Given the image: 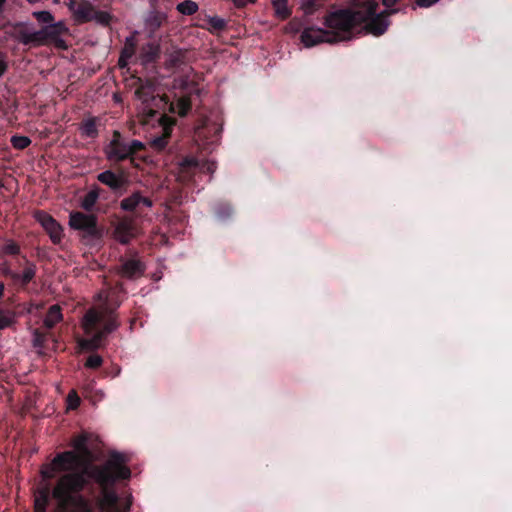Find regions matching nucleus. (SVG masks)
<instances>
[{
  "mask_svg": "<svg viewBox=\"0 0 512 512\" xmlns=\"http://www.w3.org/2000/svg\"><path fill=\"white\" fill-rule=\"evenodd\" d=\"M177 10L183 15H192L197 12L198 5L194 1L186 0L177 5Z\"/></svg>",
  "mask_w": 512,
  "mask_h": 512,
  "instance_id": "c85d7f7f",
  "label": "nucleus"
},
{
  "mask_svg": "<svg viewBox=\"0 0 512 512\" xmlns=\"http://www.w3.org/2000/svg\"><path fill=\"white\" fill-rule=\"evenodd\" d=\"M83 485L84 478L80 473H67L58 480L52 495L58 501L61 510L71 503L72 493L82 489Z\"/></svg>",
  "mask_w": 512,
  "mask_h": 512,
  "instance_id": "423d86ee",
  "label": "nucleus"
},
{
  "mask_svg": "<svg viewBox=\"0 0 512 512\" xmlns=\"http://www.w3.org/2000/svg\"><path fill=\"white\" fill-rule=\"evenodd\" d=\"M180 165H181L182 167H187V166H197V165H198V163H197V161H196L194 158H186V159H184V160L180 163Z\"/></svg>",
  "mask_w": 512,
  "mask_h": 512,
  "instance_id": "a19ab883",
  "label": "nucleus"
},
{
  "mask_svg": "<svg viewBox=\"0 0 512 512\" xmlns=\"http://www.w3.org/2000/svg\"><path fill=\"white\" fill-rule=\"evenodd\" d=\"M382 1H383V4L389 8V7L393 6L397 0H382Z\"/></svg>",
  "mask_w": 512,
  "mask_h": 512,
  "instance_id": "c03bdc74",
  "label": "nucleus"
},
{
  "mask_svg": "<svg viewBox=\"0 0 512 512\" xmlns=\"http://www.w3.org/2000/svg\"><path fill=\"white\" fill-rule=\"evenodd\" d=\"M138 104V112L143 117H152L159 110L165 109L167 101L159 94H155V90L151 85H142L135 92Z\"/></svg>",
  "mask_w": 512,
  "mask_h": 512,
  "instance_id": "0eeeda50",
  "label": "nucleus"
},
{
  "mask_svg": "<svg viewBox=\"0 0 512 512\" xmlns=\"http://www.w3.org/2000/svg\"><path fill=\"white\" fill-rule=\"evenodd\" d=\"M208 23L215 30H221L225 27V21L219 17H210Z\"/></svg>",
  "mask_w": 512,
  "mask_h": 512,
  "instance_id": "e433bc0d",
  "label": "nucleus"
},
{
  "mask_svg": "<svg viewBox=\"0 0 512 512\" xmlns=\"http://www.w3.org/2000/svg\"><path fill=\"white\" fill-rule=\"evenodd\" d=\"M303 1V5L306 6L307 8L311 7L312 6V0H302Z\"/></svg>",
  "mask_w": 512,
  "mask_h": 512,
  "instance_id": "09e8293b",
  "label": "nucleus"
},
{
  "mask_svg": "<svg viewBox=\"0 0 512 512\" xmlns=\"http://www.w3.org/2000/svg\"><path fill=\"white\" fill-rule=\"evenodd\" d=\"M86 463L84 459L72 451L57 454L54 459L41 468V475L45 479L53 478L59 472L77 473L76 471Z\"/></svg>",
  "mask_w": 512,
  "mask_h": 512,
  "instance_id": "20e7f679",
  "label": "nucleus"
},
{
  "mask_svg": "<svg viewBox=\"0 0 512 512\" xmlns=\"http://www.w3.org/2000/svg\"><path fill=\"white\" fill-rule=\"evenodd\" d=\"M34 336H35V342L37 344H40L41 340L39 339V332L37 330L34 331Z\"/></svg>",
  "mask_w": 512,
  "mask_h": 512,
  "instance_id": "de8ad7c7",
  "label": "nucleus"
},
{
  "mask_svg": "<svg viewBox=\"0 0 512 512\" xmlns=\"http://www.w3.org/2000/svg\"><path fill=\"white\" fill-rule=\"evenodd\" d=\"M159 124L162 128V135L159 137H155L151 140V146L156 150H162L166 144L167 139L170 136L172 127L174 125V120L166 115H161L159 118Z\"/></svg>",
  "mask_w": 512,
  "mask_h": 512,
  "instance_id": "4468645a",
  "label": "nucleus"
},
{
  "mask_svg": "<svg viewBox=\"0 0 512 512\" xmlns=\"http://www.w3.org/2000/svg\"><path fill=\"white\" fill-rule=\"evenodd\" d=\"M377 3L374 0H365L355 10H338L325 18V25L335 41L346 40L350 31L359 23L367 22L368 32L374 35L383 34L388 22L383 14L376 15Z\"/></svg>",
  "mask_w": 512,
  "mask_h": 512,
  "instance_id": "f257e3e1",
  "label": "nucleus"
},
{
  "mask_svg": "<svg viewBox=\"0 0 512 512\" xmlns=\"http://www.w3.org/2000/svg\"><path fill=\"white\" fill-rule=\"evenodd\" d=\"M137 233V228L133 221L129 219L121 220L114 229L115 239L122 244L128 243L131 239L136 237Z\"/></svg>",
  "mask_w": 512,
  "mask_h": 512,
  "instance_id": "ddd939ff",
  "label": "nucleus"
},
{
  "mask_svg": "<svg viewBox=\"0 0 512 512\" xmlns=\"http://www.w3.org/2000/svg\"><path fill=\"white\" fill-rule=\"evenodd\" d=\"M182 59H183V52L180 50H175L168 55L167 64L169 66H175L179 62H181Z\"/></svg>",
  "mask_w": 512,
  "mask_h": 512,
  "instance_id": "72a5a7b5",
  "label": "nucleus"
},
{
  "mask_svg": "<svg viewBox=\"0 0 512 512\" xmlns=\"http://www.w3.org/2000/svg\"><path fill=\"white\" fill-rule=\"evenodd\" d=\"M4 293V285L0 284V298L3 296Z\"/></svg>",
  "mask_w": 512,
  "mask_h": 512,
  "instance_id": "8fccbe9b",
  "label": "nucleus"
},
{
  "mask_svg": "<svg viewBox=\"0 0 512 512\" xmlns=\"http://www.w3.org/2000/svg\"><path fill=\"white\" fill-rule=\"evenodd\" d=\"M117 497L114 493L105 492L100 500L99 506L103 512H113Z\"/></svg>",
  "mask_w": 512,
  "mask_h": 512,
  "instance_id": "393cba45",
  "label": "nucleus"
},
{
  "mask_svg": "<svg viewBox=\"0 0 512 512\" xmlns=\"http://www.w3.org/2000/svg\"><path fill=\"white\" fill-rule=\"evenodd\" d=\"M33 15L39 22L49 24L47 27L44 28L43 34L51 40L55 41L58 47L65 48L66 46L64 44V41L58 38L59 35L66 33L68 31L65 24L61 21L52 24L54 18L52 14L48 11L34 12Z\"/></svg>",
  "mask_w": 512,
  "mask_h": 512,
  "instance_id": "6e6552de",
  "label": "nucleus"
},
{
  "mask_svg": "<svg viewBox=\"0 0 512 512\" xmlns=\"http://www.w3.org/2000/svg\"><path fill=\"white\" fill-rule=\"evenodd\" d=\"M140 205L150 208L152 202L150 199L142 197L139 193H134L121 201V208L126 211H133Z\"/></svg>",
  "mask_w": 512,
  "mask_h": 512,
  "instance_id": "dca6fc26",
  "label": "nucleus"
},
{
  "mask_svg": "<svg viewBox=\"0 0 512 512\" xmlns=\"http://www.w3.org/2000/svg\"><path fill=\"white\" fill-rule=\"evenodd\" d=\"M102 362H103V360H102L101 356L91 355L88 357V359L85 363V366L87 368L95 369V368H98L99 366H101Z\"/></svg>",
  "mask_w": 512,
  "mask_h": 512,
  "instance_id": "c9c22d12",
  "label": "nucleus"
},
{
  "mask_svg": "<svg viewBox=\"0 0 512 512\" xmlns=\"http://www.w3.org/2000/svg\"><path fill=\"white\" fill-rule=\"evenodd\" d=\"M126 461L124 455L114 453L106 464L93 472L96 481L105 486L116 479H126L130 477V470L124 465Z\"/></svg>",
  "mask_w": 512,
  "mask_h": 512,
  "instance_id": "39448f33",
  "label": "nucleus"
},
{
  "mask_svg": "<svg viewBox=\"0 0 512 512\" xmlns=\"http://www.w3.org/2000/svg\"><path fill=\"white\" fill-rule=\"evenodd\" d=\"M143 273V267L136 260L126 261L121 268V274L127 278H136Z\"/></svg>",
  "mask_w": 512,
  "mask_h": 512,
  "instance_id": "f3484780",
  "label": "nucleus"
},
{
  "mask_svg": "<svg viewBox=\"0 0 512 512\" xmlns=\"http://www.w3.org/2000/svg\"><path fill=\"white\" fill-rule=\"evenodd\" d=\"M69 226L88 235H94L96 233V218L93 215L74 212L70 214Z\"/></svg>",
  "mask_w": 512,
  "mask_h": 512,
  "instance_id": "9b49d317",
  "label": "nucleus"
},
{
  "mask_svg": "<svg viewBox=\"0 0 512 512\" xmlns=\"http://www.w3.org/2000/svg\"><path fill=\"white\" fill-rule=\"evenodd\" d=\"M60 0H53L54 3H58Z\"/></svg>",
  "mask_w": 512,
  "mask_h": 512,
  "instance_id": "3c124183",
  "label": "nucleus"
},
{
  "mask_svg": "<svg viewBox=\"0 0 512 512\" xmlns=\"http://www.w3.org/2000/svg\"><path fill=\"white\" fill-rule=\"evenodd\" d=\"M190 107V100L185 96H181L175 104H171L170 109L180 116H185L190 110Z\"/></svg>",
  "mask_w": 512,
  "mask_h": 512,
  "instance_id": "a878e982",
  "label": "nucleus"
},
{
  "mask_svg": "<svg viewBox=\"0 0 512 512\" xmlns=\"http://www.w3.org/2000/svg\"><path fill=\"white\" fill-rule=\"evenodd\" d=\"M136 42L134 37L126 38L125 46L122 50L121 56L119 58L118 64L120 67H125L127 65L128 60L135 53Z\"/></svg>",
  "mask_w": 512,
  "mask_h": 512,
  "instance_id": "6ab92c4d",
  "label": "nucleus"
},
{
  "mask_svg": "<svg viewBox=\"0 0 512 512\" xmlns=\"http://www.w3.org/2000/svg\"><path fill=\"white\" fill-rule=\"evenodd\" d=\"M34 275H35V269H34L33 265H27L24 268V271L22 272V274L11 273V277L15 281L20 282L22 284H26V283L30 282L32 280V278L34 277Z\"/></svg>",
  "mask_w": 512,
  "mask_h": 512,
  "instance_id": "bb28decb",
  "label": "nucleus"
},
{
  "mask_svg": "<svg viewBox=\"0 0 512 512\" xmlns=\"http://www.w3.org/2000/svg\"><path fill=\"white\" fill-rule=\"evenodd\" d=\"M106 156L111 161H121L130 156V148L121 140L118 132H114L113 138L105 149Z\"/></svg>",
  "mask_w": 512,
  "mask_h": 512,
  "instance_id": "f8f14e48",
  "label": "nucleus"
},
{
  "mask_svg": "<svg viewBox=\"0 0 512 512\" xmlns=\"http://www.w3.org/2000/svg\"><path fill=\"white\" fill-rule=\"evenodd\" d=\"M438 0H416L417 4L421 7H429L436 3Z\"/></svg>",
  "mask_w": 512,
  "mask_h": 512,
  "instance_id": "79ce46f5",
  "label": "nucleus"
},
{
  "mask_svg": "<svg viewBox=\"0 0 512 512\" xmlns=\"http://www.w3.org/2000/svg\"><path fill=\"white\" fill-rule=\"evenodd\" d=\"M236 7L242 8L248 4H253L257 0H230Z\"/></svg>",
  "mask_w": 512,
  "mask_h": 512,
  "instance_id": "ea45409f",
  "label": "nucleus"
},
{
  "mask_svg": "<svg viewBox=\"0 0 512 512\" xmlns=\"http://www.w3.org/2000/svg\"><path fill=\"white\" fill-rule=\"evenodd\" d=\"M80 404V398L75 391H71L67 396V409H76Z\"/></svg>",
  "mask_w": 512,
  "mask_h": 512,
  "instance_id": "f704fd0d",
  "label": "nucleus"
},
{
  "mask_svg": "<svg viewBox=\"0 0 512 512\" xmlns=\"http://www.w3.org/2000/svg\"><path fill=\"white\" fill-rule=\"evenodd\" d=\"M15 320L16 314L13 311L0 309V330L13 325Z\"/></svg>",
  "mask_w": 512,
  "mask_h": 512,
  "instance_id": "cd10ccee",
  "label": "nucleus"
},
{
  "mask_svg": "<svg viewBox=\"0 0 512 512\" xmlns=\"http://www.w3.org/2000/svg\"><path fill=\"white\" fill-rule=\"evenodd\" d=\"M6 250L9 252V253H16L17 251V247L15 245H9L6 247Z\"/></svg>",
  "mask_w": 512,
  "mask_h": 512,
  "instance_id": "a18cd8bd",
  "label": "nucleus"
},
{
  "mask_svg": "<svg viewBox=\"0 0 512 512\" xmlns=\"http://www.w3.org/2000/svg\"><path fill=\"white\" fill-rule=\"evenodd\" d=\"M204 166L206 167L207 171H209L210 173H213L216 170V165L213 162L206 163Z\"/></svg>",
  "mask_w": 512,
  "mask_h": 512,
  "instance_id": "37998d69",
  "label": "nucleus"
},
{
  "mask_svg": "<svg viewBox=\"0 0 512 512\" xmlns=\"http://www.w3.org/2000/svg\"><path fill=\"white\" fill-rule=\"evenodd\" d=\"M81 132L86 137H95L97 135V126L95 120H86L81 126Z\"/></svg>",
  "mask_w": 512,
  "mask_h": 512,
  "instance_id": "c756f323",
  "label": "nucleus"
},
{
  "mask_svg": "<svg viewBox=\"0 0 512 512\" xmlns=\"http://www.w3.org/2000/svg\"><path fill=\"white\" fill-rule=\"evenodd\" d=\"M108 293L101 291L95 297L94 305L84 315L81 325L85 334L94 335L89 339H79L78 345L84 350H94L101 346L102 339L114 331L118 324L112 317V309L107 304Z\"/></svg>",
  "mask_w": 512,
  "mask_h": 512,
  "instance_id": "f03ea898",
  "label": "nucleus"
},
{
  "mask_svg": "<svg viewBox=\"0 0 512 512\" xmlns=\"http://www.w3.org/2000/svg\"><path fill=\"white\" fill-rule=\"evenodd\" d=\"M61 320L62 313L60 307L58 305H53L49 308L48 313L44 318V326L48 329L53 328Z\"/></svg>",
  "mask_w": 512,
  "mask_h": 512,
  "instance_id": "412c9836",
  "label": "nucleus"
},
{
  "mask_svg": "<svg viewBox=\"0 0 512 512\" xmlns=\"http://www.w3.org/2000/svg\"><path fill=\"white\" fill-rule=\"evenodd\" d=\"M108 293L101 291L95 297L94 305L84 315L81 325L85 334L94 335L89 339H79L78 345L84 350H94L101 346L102 339L114 331L118 324L112 317V309L107 304Z\"/></svg>",
  "mask_w": 512,
  "mask_h": 512,
  "instance_id": "7ed1b4c3",
  "label": "nucleus"
},
{
  "mask_svg": "<svg viewBox=\"0 0 512 512\" xmlns=\"http://www.w3.org/2000/svg\"><path fill=\"white\" fill-rule=\"evenodd\" d=\"M275 16L280 20H285L290 16L287 0H271Z\"/></svg>",
  "mask_w": 512,
  "mask_h": 512,
  "instance_id": "b1692460",
  "label": "nucleus"
},
{
  "mask_svg": "<svg viewBox=\"0 0 512 512\" xmlns=\"http://www.w3.org/2000/svg\"><path fill=\"white\" fill-rule=\"evenodd\" d=\"M92 20H96L99 23L106 24L110 20V14L105 11H97L95 9V16Z\"/></svg>",
  "mask_w": 512,
  "mask_h": 512,
  "instance_id": "4c0bfd02",
  "label": "nucleus"
},
{
  "mask_svg": "<svg viewBox=\"0 0 512 512\" xmlns=\"http://www.w3.org/2000/svg\"><path fill=\"white\" fill-rule=\"evenodd\" d=\"M300 41L306 48H311L320 43L334 42L335 38L331 36L330 32L315 26L305 27L300 35Z\"/></svg>",
  "mask_w": 512,
  "mask_h": 512,
  "instance_id": "1a4fd4ad",
  "label": "nucleus"
},
{
  "mask_svg": "<svg viewBox=\"0 0 512 512\" xmlns=\"http://www.w3.org/2000/svg\"><path fill=\"white\" fill-rule=\"evenodd\" d=\"M35 219L48 233L53 243L58 244L63 238L62 226L49 214L43 211H38L34 214Z\"/></svg>",
  "mask_w": 512,
  "mask_h": 512,
  "instance_id": "9d476101",
  "label": "nucleus"
},
{
  "mask_svg": "<svg viewBox=\"0 0 512 512\" xmlns=\"http://www.w3.org/2000/svg\"><path fill=\"white\" fill-rule=\"evenodd\" d=\"M69 8L72 11L75 19L79 22L92 20L95 16V8L89 2L84 1L76 3L75 1H71L69 3Z\"/></svg>",
  "mask_w": 512,
  "mask_h": 512,
  "instance_id": "2eb2a0df",
  "label": "nucleus"
},
{
  "mask_svg": "<svg viewBox=\"0 0 512 512\" xmlns=\"http://www.w3.org/2000/svg\"><path fill=\"white\" fill-rule=\"evenodd\" d=\"M77 508V512H92L89 504L81 497L72 499L71 501Z\"/></svg>",
  "mask_w": 512,
  "mask_h": 512,
  "instance_id": "473e14b6",
  "label": "nucleus"
},
{
  "mask_svg": "<svg viewBox=\"0 0 512 512\" xmlns=\"http://www.w3.org/2000/svg\"><path fill=\"white\" fill-rule=\"evenodd\" d=\"M160 53L158 44L148 43L142 48L141 59L143 63H148L155 60Z\"/></svg>",
  "mask_w": 512,
  "mask_h": 512,
  "instance_id": "5701e85b",
  "label": "nucleus"
},
{
  "mask_svg": "<svg viewBox=\"0 0 512 512\" xmlns=\"http://www.w3.org/2000/svg\"><path fill=\"white\" fill-rule=\"evenodd\" d=\"M98 199V193L96 191H90L83 198L81 205L84 209L90 210Z\"/></svg>",
  "mask_w": 512,
  "mask_h": 512,
  "instance_id": "7c9ffc66",
  "label": "nucleus"
},
{
  "mask_svg": "<svg viewBox=\"0 0 512 512\" xmlns=\"http://www.w3.org/2000/svg\"><path fill=\"white\" fill-rule=\"evenodd\" d=\"M98 180L112 189H118L123 185V179L111 171H104L98 175Z\"/></svg>",
  "mask_w": 512,
  "mask_h": 512,
  "instance_id": "a211bd4d",
  "label": "nucleus"
},
{
  "mask_svg": "<svg viewBox=\"0 0 512 512\" xmlns=\"http://www.w3.org/2000/svg\"><path fill=\"white\" fill-rule=\"evenodd\" d=\"M6 71V64L2 61H0V77L4 74Z\"/></svg>",
  "mask_w": 512,
  "mask_h": 512,
  "instance_id": "49530a36",
  "label": "nucleus"
},
{
  "mask_svg": "<svg viewBox=\"0 0 512 512\" xmlns=\"http://www.w3.org/2000/svg\"><path fill=\"white\" fill-rule=\"evenodd\" d=\"M127 145L130 148V155L143 148V143L138 140H133Z\"/></svg>",
  "mask_w": 512,
  "mask_h": 512,
  "instance_id": "58836bf2",
  "label": "nucleus"
},
{
  "mask_svg": "<svg viewBox=\"0 0 512 512\" xmlns=\"http://www.w3.org/2000/svg\"><path fill=\"white\" fill-rule=\"evenodd\" d=\"M13 147L17 149H24L31 143L30 139L26 136H13L11 138Z\"/></svg>",
  "mask_w": 512,
  "mask_h": 512,
  "instance_id": "2f4dec72",
  "label": "nucleus"
},
{
  "mask_svg": "<svg viewBox=\"0 0 512 512\" xmlns=\"http://www.w3.org/2000/svg\"><path fill=\"white\" fill-rule=\"evenodd\" d=\"M86 442H87V437L85 435H80L73 440L72 446L75 449L73 452H75L76 454L79 455V457H81L86 462H88L90 452L87 449Z\"/></svg>",
  "mask_w": 512,
  "mask_h": 512,
  "instance_id": "aec40b11",
  "label": "nucleus"
},
{
  "mask_svg": "<svg viewBox=\"0 0 512 512\" xmlns=\"http://www.w3.org/2000/svg\"><path fill=\"white\" fill-rule=\"evenodd\" d=\"M49 502V492L47 488L39 490L35 495L34 512H46Z\"/></svg>",
  "mask_w": 512,
  "mask_h": 512,
  "instance_id": "4be33fe9",
  "label": "nucleus"
}]
</instances>
